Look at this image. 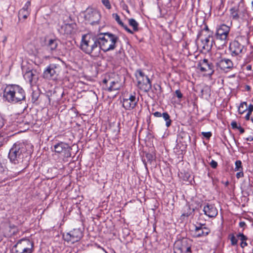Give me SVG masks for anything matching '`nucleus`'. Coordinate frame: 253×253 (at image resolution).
Returning <instances> with one entry per match:
<instances>
[{"mask_svg": "<svg viewBox=\"0 0 253 253\" xmlns=\"http://www.w3.org/2000/svg\"><path fill=\"white\" fill-rule=\"evenodd\" d=\"M80 49L92 57H98L100 53L98 35L87 34L82 36Z\"/></svg>", "mask_w": 253, "mask_h": 253, "instance_id": "f257e3e1", "label": "nucleus"}, {"mask_svg": "<svg viewBox=\"0 0 253 253\" xmlns=\"http://www.w3.org/2000/svg\"><path fill=\"white\" fill-rule=\"evenodd\" d=\"M3 99L9 103L16 104L25 100L26 93L19 85L15 84H6L3 90Z\"/></svg>", "mask_w": 253, "mask_h": 253, "instance_id": "f03ea898", "label": "nucleus"}, {"mask_svg": "<svg viewBox=\"0 0 253 253\" xmlns=\"http://www.w3.org/2000/svg\"><path fill=\"white\" fill-rule=\"evenodd\" d=\"M28 155L26 144L18 141L9 150L8 157L11 163L18 165L22 163L24 159L28 157Z\"/></svg>", "mask_w": 253, "mask_h": 253, "instance_id": "7ed1b4c3", "label": "nucleus"}, {"mask_svg": "<svg viewBox=\"0 0 253 253\" xmlns=\"http://www.w3.org/2000/svg\"><path fill=\"white\" fill-rule=\"evenodd\" d=\"M100 50L104 52L114 50L119 41V37L110 32L101 33L98 34Z\"/></svg>", "mask_w": 253, "mask_h": 253, "instance_id": "20e7f679", "label": "nucleus"}, {"mask_svg": "<svg viewBox=\"0 0 253 253\" xmlns=\"http://www.w3.org/2000/svg\"><path fill=\"white\" fill-rule=\"evenodd\" d=\"M193 240L188 238L177 239L174 244V253H192Z\"/></svg>", "mask_w": 253, "mask_h": 253, "instance_id": "39448f33", "label": "nucleus"}, {"mask_svg": "<svg viewBox=\"0 0 253 253\" xmlns=\"http://www.w3.org/2000/svg\"><path fill=\"white\" fill-rule=\"evenodd\" d=\"M135 77L137 81V86L140 89L147 92L152 88L150 79L140 69L136 71Z\"/></svg>", "mask_w": 253, "mask_h": 253, "instance_id": "423d86ee", "label": "nucleus"}, {"mask_svg": "<svg viewBox=\"0 0 253 253\" xmlns=\"http://www.w3.org/2000/svg\"><path fill=\"white\" fill-rule=\"evenodd\" d=\"M230 28L225 24H222L217 29L215 34L216 42H219L221 46L224 45L227 42V37Z\"/></svg>", "mask_w": 253, "mask_h": 253, "instance_id": "0eeeda50", "label": "nucleus"}, {"mask_svg": "<svg viewBox=\"0 0 253 253\" xmlns=\"http://www.w3.org/2000/svg\"><path fill=\"white\" fill-rule=\"evenodd\" d=\"M60 66L56 64H50L43 71L42 77L47 80H56L59 73Z\"/></svg>", "mask_w": 253, "mask_h": 253, "instance_id": "6e6552de", "label": "nucleus"}, {"mask_svg": "<svg viewBox=\"0 0 253 253\" xmlns=\"http://www.w3.org/2000/svg\"><path fill=\"white\" fill-rule=\"evenodd\" d=\"M83 237V232L80 228L74 229L66 234H64L63 237L65 241L74 244L79 241Z\"/></svg>", "mask_w": 253, "mask_h": 253, "instance_id": "1a4fd4ad", "label": "nucleus"}, {"mask_svg": "<svg viewBox=\"0 0 253 253\" xmlns=\"http://www.w3.org/2000/svg\"><path fill=\"white\" fill-rule=\"evenodd\" d=\"M197 68L202 72H207L208 75L211 76L214 72V66L207 59H204L199 61Z\"/></svg>", "mask_w": 253, "mask_h": 253, "instance_id": "9d476101", "label": "nucleus"}, {"mask_svg": "<svg viewBox=\"0 0 253 253\" xmlns=\"http://www.w3.org/2000/svg\"><path fill=\"white\" fill-rule=\"evenodd\" d=\"M54 151L57 153H63L64 156L68 158L71 156V147L67 144L60 142L54 145Z\"/></svg>", "mask_w": 253, "mask_h": 253, "instance_id": "9b49d317", "label": "nucleus"}, {"mask_svg": "<svg viewBox=\"0 0 253 253\" xmlns=\"http://www.w3.org/2000/svg\"><path fill=\"white\" fill-rule=\"evenodd\" d=\"M32 244H33V243L31 242L29 239L23 238L21 240H19L16 244L14 246L12 249V251L14 253H19L22 251V250H24L25 248L29 247Z\"/></svg>", "mask_w": 253, "mask_h": 253, "instance_id": "f8f14e48", "label": "nucleus"}, {"mask_svg": "<svg viewBox=\"0 0 253 253\" xmlns=\"http://www.w3.org/2000/svg\"><path fill=\"white\" fill-rule=\"evenodd\" d=\"M203 211L205 215L210 218H214L218 214L217 209L214 205L209 203L205 204L203 208Z\"/></svg>", "mask_w": 253, "mask_h": 253, "instance_id": "ddd939ff", "label": "nucleus"}, {"mask_svg": "<svg viewBox=\"0 0 253 253\" xmlns=\"http://www.w3.org/2000/svg\"><path fill=\"white\" fill-rule=\"evenodd\" d=\"M77 25L75 23L65 24L58 30L59 33L63 35H70L75 33Z\"/></svg>", "mask_w": 253, "mask_h": 253, "instance_id": "4468645a", "label": "nucleus"}, {"mask_svg": "<svg viewBox=\"0 0 253 253\" xmlns=\"http://www.w3.org/2000/svg\"><path fill=\"white\" fill-rule=\"evenodd\" d=\"M24 79L28 82L31 85L36 84L38 80V76L36 70H29L27 71L24 75Z\"/></svg>", "mask_w": 253, "mask_h": 253, "instance_id": "2eb2a0df", "label": "nucleus"}, {"mask_svg": "<svg viewBox=\"0 0 253 253\" xmlns=\"http://www.w3.org/2000/svg\"><path fill=\"white\" fill-rule=\"evenodd\" d=\"M243 48L244 46L236 40L231 42L229 45V50L233 56H236L241 53Z\"/></svg>", "mask_w": 253, "mask_h": 253, "instance_id": "dca6fc26", "label": "nucleus"}, {"mask_svg": "<svg viewBox=\"0 0 253 253\" xmlns=\"http://www.w3.org/2000/svg\"><path fill=\"white\" fill-rule=\"evenodd\" d=\"M216 66L221 70L225 71L226 69L232 68L233 64L230 59L223 58L216 63Z\"/></svg>", "mask_w": 253, "mask_h": 253, "instance_id": "f3484780", "label": "nucleus"}, {"mask_svg": "<svg viewBox=\"0 0 253 253\" xmlns=\"http://www.w3.org/2000/svg\"><path fill=\"white\" fill-rule=\"evenodd\" d=\"M58 45V41L56 39H50L46 44V49L51 53L56 52Z\"/></svg>", "mask_w": 253, "mask_h": 253, "instance_id": "a211bd4d", "label": "nucleus"}, {"mask_svg": "<svg viewBox=\"0 0 253 253\" xmlns=\"http://www.w3.org/2000/svg\"><path fill=\"white\" fill-rule=\"evenodd\" d=\"M187 144L177 143L176 146L174 148V153L178 156V158H182L183 155L186 151Z\"/></svg>", "mask_w": 253, "mask_h": 253, "instance_id": "6ab92c4d", "label": "nucleus"}, {"mask_svg": "<svg viewBox=\"0 0 253 253\" xmlns=\"http://www.w3.org/2000/svg\"><path fill=\"white\" fill-rule=\"evenodd\" d=\"M191 137L189 134L184 131H181L177 135V142L181 144H187L188 142H190Z\"/></svg>", "mask_w": 253, "mask_h": 253, "instance_id": "aec40b11", "label": "nucleus"}, {"mask_svg": "<svg viewBox=\"0 0 253 253\" xmlns=\"http://www.w3.org/2000/svg\"><path fill=\"white\" fill-rule=\"evenodd\" d=\"M210 232L211 230L209 228H204V229L199 228H195L194 236L197 238L206 237L208 235Z\"/></svg>", "mask_w": 253, "mask_h": 253, "instance_id": "412c9836", "label": "nucleus"}, {"mask_svg": "<svg viewBox=\"0 0 253 253\" xmlns=\"http://www.w3.org/2000/svg\"><path fill=\"white\" fill-rule=\"evenodd\" d=\"M113 17L115 18L117 23L121 26L127 32L130 34H133V31L125 25L120 19L119 15L117 13L113 14Z\"/></svg>", "mask_w": 253, "mask_h": 253, "instance_id": "4be33fe9", "label": "nucleus"}, {"mask_svg": "<svg viewBox=\"0 0 253 253\" xmlns=\"http://www.w3.org/2000/svg\"><path fill=\"white\" fill-rule=\"evenodd\" d=\"M211 37L210 34H209L208 37L206 38L204 40H202L201 42L202 43V48L203 49L209 51L211 50L212 46V42H210V38Z\"/></svg>", "mask_w": 253, "mask_h": 253, "instance_id": "5701e85b", "label": "nucleus"}, {"mask_svg": "<svg viewBox=\"0 0 253 253\" xmlns=\"http://www.w3.org/2000/svg\"><path fill=\"white\" fill-rule=\"evenodd\" d=\"M95 16H99V14L96 12L91 11V13L88 12L85 15V18L86 20H88L90 24L92 25H94L96 23H97V21H95L93 19V17Z\"/></svg>", "mask_w": 253, "mask_h": 253, "instance_id": "b1692460", "label": "nucleus"}, {"mask_svg": "<svg viewBox=\"0 0 253 253\" xmlns=\"http://www.w3.org/2000/svg\"><path fill=\"white\" fill-rule=\"evenodd\" d=\"M118 82L112 79H110L109 82V85H108L107 90L109 91H112L113 90H116L119 89V87L118 85Z\"/></svg>", "mask_w": 253, "mask_h": 253, "instance_id": "393cba45", "label": "nucleus"}, {"mask_svg": "<svg viewBox=\"0 0 253 253\" xmlns=\"http://www.w3.org/2000/svg\"><path fill=\"white\" fill-rule=\"evenodd\" d=\"M22 123L27 125H32L34 124L33 116L31 114H27L22 120Z\"/></svg>", "mask_w": 253, "mask_h": 253, "instance_id": "a878e982", "label": "nucleus"}, {"mask_svg": "<svg viewBox=\"0 0 253 253\" xmlns=\"http://www.w3.org/2000/svg\"><path fill=\"white\" fill-rule=\"evenodd\" d=\"M128 24L130 26L132 27L133 30L132 31H133V33H134V32H137L139 30V24L134 19H129L128 20Z\"/></svg>", "mask_w": 253, "mask_h": 253, "instance_id": "bb28decb", "label": "nucleus"}, {"mask_svg": "<svg viewBox=\"0 0 253 253\" xmlns=\"http://www.w3.org/2000/svg\"><path fill=\"white\" fill-rule=\"evenodd\" d=\"M128 100V101L132 104V105L135 107L137 105L138 101L139 100V97H136V93L133 92V94H130L128 98H127Z\"/></svg>", "mask_w": 253, "mask_h": 253, "instance_id": "cd10ccee", "label": "nucleus"}, {"mask_svg": "<svg viewBox=\"0 0 253 253\" xmlns=\"http://www.w3.org/2000/svg\"><path fill=\"white\" fill-rule=\"evenodd\" d=\"M162 117L166 121V126L167 127H169L171 125L172 121L170 119L169 115L167 112H163L162 113Z\"/></svg>", "mask_w": 253, "mask_h": 253, "instance_id": "c85d7f7f", "label": "nucleus"}, {"mask_svg": "<svg viewBox=\"0 0 253 253\" xmlns=\"http://www.w3.org/2000/svg\"><path fill=\"white\" fill-rule=\"evenodd\" d=\"M238 8L234 6L230 9L231 15L233 20H238L239 16L238 13Z\"/></svg>", "mask_w": 253, "mask_h": 253, "instance_id": "c756f323", "label": "nucleus"}, {"mask_svg": "<svg viewBox=\"0 0 253 253\" xmlns=\"http://www.w3.org/2000/svg\"><path fill=\"white\" fill-rule=\"evenodd\" d=\"M123 106L126 110H130L135 108V107L132 105V104L130 103L128 101V100L126 98L123 99Z\"/></svg>", "mask_w": 253, "mask_h": 253, "instance_id": "7c9ffc66", "label": "nucleus"}, {"mask_svg": "<svg viewBox=\"0 0 253 253\" xmlns=\"http://www.w3.org/2000/svg\"><path fill=\"white\" fill-rule=\"evenodd\" d=\"M40 96V92L39 90H33L31 95V101L32 103H36L38 100Z\"/></svg>", "mask_w": 253, "mask_h": 253, "instance_id": "2f4dec72", "label": "nucleus"}, {"mask_svg": "<svg viewBox=\"0 0 253 253\" xmlns=\"http://www.w3.org/2000/svg\"><path fill=\"white\" fill-rule=\"evenodd\" d=\"M152 91L157 96L160 95L162 92L161 86L157 84H154L153 86Z\"/></svg>", "mask_w": 253, "mask_h": 253, "instance_id": "473e14b6", "label": "nucleus"}, {"mask_svg": "<svg viewBox=\"0 0 253 253\" xmlns=\"http://www.w3.org/2000/svg\"><path fill=\"white\" fill-rule=\"evenodd\" d=\"M30 14L29 10L20 9L18 12V18L19 19H26Z\"/></svg>", "mask_w": 253, "mask_h": 253, "instance_id": "72a5a7b5", "label": "nucleus"}, {"mask_svg": "<svg viewBox=\"0 0 253 253\" xmlns=\"http://www.w3.org/2000/svg\"><path fill=\"white\" fill-rule=\"evenodd\" d=\"M247 105L246 102H243L240 103V106L238 107V112L239 114H242L247 110Z\"/></svg>", "mask_w": 253, "mask_h": 253, "instance_id": "f704fd0d", "label": "nucleus"}, {"mask_svg": "<svg viewBox=\"0 0 253 253\" xmlns=\"http://www.w3.org/2000/svg\"><path fill=\"white\" fill-rule=\"evenodd\" d=\"M245 192L248 196L253 195V183H251L249 182L246 187Z\"/></svg>", "mask_w": 253, "mask_h": 253, "instance_id": "c9c22d12", "label": "nucleus"}, {"mask_svg": "<svg viewBox=\"0 0 253 253\" xmlns=\"http://www.w3.org/2000/svg\"><path fill=\"white\" fill-rule=\"evenodd\" d=\"M235 168L234 169L235 171L243 170V169L242 167V163L241 161L237 160L235 162Z\"/></svg>", "mask_w": 253, "mask_h": 253, "instance_id": "e433bc0d", "label": "nucleus"}, {"mask_svg": "<svg viewBox=\"0 0 253 253\" xmlns=\"http://www.w3.org/2000/svg\"><path fill=\"white\" fill-rule=\"evenodd\" d=\"M185 209H186L187 211H188L187 212H183L182 215H181V216H186V217H188L189 216L192 212H194V209H193L192 211H191V208L189 206H187L185 207Z\"/></svg>", "mask_w": 253, "mask_h": 253, "instance_id": "4c0bfd02", "label": "nucleus"}, {"mask_svg": "<svg viewBox=\"0 0 253 253\" xmlns=\"http://www.w3.org/2000/svg\"><path fill=\"white\" fill-rule=\"evenodd\" d=\"M145 157L146 158L147 162L150 164L152 162L153 160L154 159V156L152 154L149 153H147L145 154Z\"/></svg>", "mask_w": 253, "mask_h": 253, "instance_id": "58836bf2", "label": "nucleus"}, {"mask_svg": "<svg viewBox=\"0 0 253 253\" xmlns=\"http://www.w3.org/2000/svg\"><path fill=\"white\" fill-rule=\"evenodd\" d=\"M102 2L107 9L111 8V5L109 0H102Z\"/></svg>", "mask_w": 253, "mask_h": 253, "instance_id": "ea45409f", "label": "nucleus"}, {"mask_svg": "<svg viewBox=\"0 0 253 253\" xmlns=\"http://www.w3.org/2000/svg\"><path fill=\"white\" fill-rule=\"evenodd\" d=\"M231 245L235 246L237 244L238 240L236 238L234 235H232L230 238Z\"/></svg>", "mask_w": 253, "mask_h": 253, "instance_id": "a19ab883", "label": "nucleus"}, {"mask_svg": "<svg viewBox=\"0 0 253 253\" xmlns=\"http://www.w3.org/2000/svg\"><path fill=\"white\" fill-rule=\"evenodd\" d=\"M195 228H199L201 229H204V228H208L205 223H201L199 222H197L196 224L195 225Z\"/></svg>", "mask_w": 253, "mask_h": 253, "instance_id": "79ce46f5", "label": "nucleus"}, {"mask_svg": "<svg viewBox=\"0 0 253 253\" xmlns=\"http://www.w3.org/2000/svg\"><path fill=\"white\" fill-rule=\"evenodd\" d=\"M201 133L207 139H209L212 135V133L211 131L202 132Z\"/></svg>", "mask_w": 253, "mask_h": 253, "instance_id": "37998d69", "label": "nucleus"}, {"mask_svg": "<svg viewBox=\"0 0 253 253\" xmlns=\"http://www.w3.org/2000/svg\"><path fill=\"white\" fill-rule=\"evenodd\" d=\"M237 237L240 238V240L242 242L246 241L247 240L248 238L246 236L244 235L242 233H240L237 235Z\"/></svg>", "mask_w": 253, "mask_h": 253, "instance_id": "c03bdc74", "label": "nucleus"}, {"mask_svg": "<svg viewBox=\"0 0 253 253\" xmlns=\"http://www.w3.org/2000/svg\"><path fill=\"white\" fill-rule=\"evenodd\" d=\"M31 5V1H28L24 5V7L21 9L22 10H29V7Z\"/></svg>", "mask_w": 253, "mask_h": 253, "instance_id": "a18cd8bd", "label": "nucleus"}, {"mask_svg": "<svg viewBox=\"0 0 253 253\" xmlns=\"http://www.w3.org/2000/svg\"><path fill=\"white\" fill-rule=\"evenodd\" d=\"M175 94L179 99H181L183 97V94L179 89H177L175 91Z\"/></svg>", "mask_w": 253, "mask_h": 253, "instance_id": "49530a36", "label": "nucleus"}, {"mask_svg": "<svg viewBox=\"0 0 253 253\" xmlns=\"http://www.w3.org/2000/svg\"><path fill=\"white\" fill-rule=\"evenodd\" d=\"M210 164L213 169H215L217 167V163L213 160H211Z\"/></svg>", "mask_w": 253, "mask_h": 253, "instance_id": "de8ad7c7", "label": "nucleus"}, {"mask_svg": "<svg viewBox=\"0 0 253 253\" xmlns=\"http://www.w3.org/2000/svg\"><path fill=\"white\" fill-rule=\"evenodd\" d=\"M236 176L237 178H240L241 177H244L243 170L238 171V172L236 173Z\"/></svg>", "mask_w": 253, "mask_h": 253, "instance_id": "09e8293b", "label": "nucleus"}, {"mask_svg": "<svg viewBox=\"0 0 253 253\" xmlns=\"http://www.w3.org/2000/svg\"><path fill=\"white\" fill-rule=\"evenodd\" d=\"M110 79H111L110 78H109L108 79L105 78L102 81L103 83L106 85V87L107 88L108 85V83L109 84V82L110 81Z\"/></svg>", "mask_w": 253, "mask_h": 253, "instance_id": "8fccbe9b", "label": "nucleus"}, {"mask_svg": "<svg viewBox=\"0 0 253 253\" xmlns=\"http://www.w3.org/2000/svg\"><path fill=\"white\" fill-rule=\"evenodd\" d=\"M231 126L233 129H238L239 127V126L237 125V124L235 121H232L231 123Z\"/></svg>", "mask_w": 253, "mask_h": 253, "instance_id": "3c124183", "label": "nucleus"}, {"mask_svg": "<svg viewBox=\"0 0 253 253\" xmlns=\"http://www.w3.org/2000/svg\"><path fill=\"white\" fill-rule=\"evenodd\" d=\"M153 115L156 117H162V113L159 112H155L153 113Z\"/></svg>", "mask_w": 253, "mask_h": 253, "instance_id": "603ef678", "label": "nucleus"}, {"mask_svg": "<svg viewBox=\"0 0 253 253\" xmlns=\"http://www.w3.org/2000/svg\"><path fill=\"white\" fill-rule=\"evenodd\" d=\"M247 245H248V244L246 241L241 242V243L240 244V246L242 248H244L245 247L247 246Z\"/></svg>", "mask_w": 253, "mask_h": 253, "instance_id": "864d4df0", "label": "nucleus"}, {"mask_svg": "<svg viewBox=\"0 0 253 253\" xmlns=\"http://www.w3.org/2000/svg\"><path fill=\"white\" fill-rule=\"evenodd\" d=\"M4 140V139L2 135H0V147H1L3 145Z\"/></svg>", "mask_w": 253, "mask_h": 253, "instance_id": "5fc2aeb1", "label": "nucleus"}, {"mask_svg": "<svg viewBox=\"0 0 253 253\" xmlns=\"http://www.w3.org/2000/svg\"><path fill=\"white\" fill-rule=\"evenodd\" d=\"M246 226V224L244 221H241L239 223V226L241 228H244Z\"/></svg>", "mask_w": 253, "mask_h": 253, "instance_id": "6e6d98bb", "label": "nucleus"}, {"mask_svg": "<svg viewBox=\"0 0 253 253\" xmlns=\"http://www.w3.org/2000/svg\"><path fill=\"white\" fill-rule=\"evenodd\" d=\"M190 174L188 173H185V176L183 178L184 180H188L189 178L190 177Z\"/></svg>", "mask_w": 253, "mask_h": 253, "instance_id": "4d7b16f0", "label": "nucleus"}, {"mask_svg": "<svg viewBox=\"0 0 253 253\" xmlns=\"http://www.w3.org/2000/svg\"><path fill=\"white\" fill-rule=\"evenodd\" d=\"M247 110H250L251 111H253V105L250 104L249 106L247 105Z\"/></svg>", "mask_w": 253, "mask_h": 253, "instance_id": "13d9d810", "label": "nucleus"}, {"mask_svg": "<svg viewBox=\"0 0 253 253\" xmlns=\"http://www.w3.org/2000/svg\"><path fill=\"white\" fill-rule=\"evenodd\" d=\"M203 32V31L202 30L198 32L197 36V40L199 39L202 36Z\"/></svg>", "mask_w": 253, "mask_h": 253, "instance_id": "bf43d9fd", "label": "nucleus"}, {"mask_svg": "<svg viewBox=\"0 0 253 253\" xmlns=\"http://www.w3.org/2000/svg\"><path fill=\"white\" fill-rule=\"evenodd\" d=\"M238 129H239L240 133H243L245 132L244 128L240 126H239Z\"/></svg>", "mask_w": 253, "mask_h": 253, "instance_id": "052dcab7", "label": "nucleus"}, {"mask_svg": "<svg viewBox=\"0 0 253 253\" xmlns=\"http://www.w3.org/2000/svg\"><path fill=\"white\" fill-rule=\"evenodd\" d=\"M142 162H143V164H144V166H145V168L147 169H147V162H146V159L142 158Z\"/></svg>", "mask_w": 253, "mask_h": 253, "instance_id": "680f3d73", "label": "nucleus"}, {"mask_svg": "<svg viewBox=\"0 0 253 253\" xmlns=\"http://www.w3.org/2000/svg\"><path fill=\"white\" fill-rule=\"evenodd\" d=\"M247 141H252L253 140V136H250L246 138V139Z\"/></svg>", "mask_w": 253, "mask_h": 253, "instance_id": "e2e57ef3", "label": "nucleus"}, {"mask_svg": "<svg viewBox=\"0 0 253 253\" xmlns=\"http://www.w3.org/2000/svg\"><path fill=\"white\" fill-rule=\"evenodd\" d=\"M3 125V122L2 118L0 117V128Z\"/></svg>", "mask_w": 253, "mask_h": 253, "instance_id": "0e129e2a", "label": "nucleus"}, {"mask_svg": "<svg viewBox=\"0 0 253 253\" xmlns=\"http://www.w3.org/2000/svg\"><path fill=\"white\" fill-rule=\"evenodd\" d=\"M202 30H203V31H209V29L208 28V26L207 25H205V27Z\"/></svg>", "mask_w": 253, "mask_h": 253, "instance_id": "69168bd1", "label": "nucleus"}, {"mask_svg": "<svg viewBox=\"0 0 253 253\" xmlns=\"http://www.w3.org/2000/svg\"><path fill=\"white\" fill-rule=\"evenodd\" d=\"M250 114H247L246 116H245V119H246V120H250Z\"/></svg>", "mask_w": 253, "mask_h": 253, "instance_id": "338daca9", "label": "nucleus"}, {"mask_svg": "<svg viewBox=\"0 0 253 253\" xmlns=\"http://www.w3.org/2000/svg\"><path fill=\"white\" fill-rule=\"evenodd\" d=\"M247 69L248 70H252V65H248L247 67H246Z\"/></svg>", "mask_w": 253, "mask_h": 253, "instance_id": "774afa93", "label": "nucleus"}]
</instances>
